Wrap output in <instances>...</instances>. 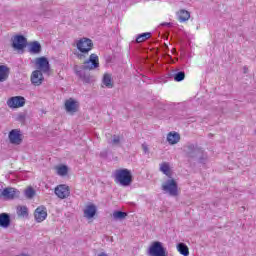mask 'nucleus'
Listing matches in <instances>:
<instances>
[{
    "label": "nucleus",
    "instance_id": "obj_11",
    "mask_svg": "<svg viewBox=\"0 0 256 256\" xmlns=\"http://www.w3.org/2000/svg\"><path fill=\"white\" fill-rule=\"evenodd\" d=\"M54 193L59 199H67L71 195V190L69 186L62 184L55 188Z\"/></svg>",
    "mask_w": 256,
    "mask_h": 256
},
{
    "label": "nucleus",
    "instance_id": "obj_31",
    "mask_svg": "<svg viewBox=\"0 0 256 256\" xmlns=\"http://www.w3.org/2000/svg\"><path fill=\"white\" fill-rule=\"evenodd\" d=\"M108 143L110 145H119V143H121V137L118 135H113L112 136V140L108 141Z\"/></svg>",
    "mask_w": 256,
    "mask_h": 256
},
{
    "label": "nucleus",
    "instance_id": "obj_3",
    "mask_svg": "<svg viewBox=\"0 0 256 256\" xmlns=\"http://www.w3.org/2000/svg\"><path fill=\"white\" fill-rule=\"evenodd\" d=\"M76 47L80 53H83L77 55L78 59H85V55L93 49V40L89 38H81L77 41Z\"/></svg>",
    "mask_w": 256,
    "mask_h": 256
},
{
    "label": "nucleus",
    "instance_id": "obj_26",
    "mask_svg": "<svg viewBox=\"0 0 256 256\" xmlns=\"http://www.w3.org/2000/svg\"><path fill=\"white\" fill-rule=\"evenodd\" d=\"M147 39H151V32L139 34L136 37V43H143L144 41H147Z\"/></svg>",
    "mask_w": 256,
    "mask_h": 256
},
{
    "label": "nucleus",
    "instance_id": "obj_28",
    "mask_svg": "<svg viewBox=\"0 0 256 256\" xmlns=\"http://www.w3.org/2000/svg\"><path fill=\"white\" fill-rule=\"evenodd\" d=\"M125 217H127V212L115 211V212L113 213V218H114V219L123 220V219H125Z\"/></svg>",
    "mask_w": 256,
    "mask_h": 256
},
{
    "label": "nucleus",
    "instance_id": "obj_38",
    "mask_svg": "<svg viewBox=\"0 0 256 256\" xmlns=\"http://www.w3.org/2000/svg\"><path fill=\"white\" fill-rule=\"evenodd\" d=\"M247 71H249V69L247 68V66H244V73H247Z\"/></svg>",
    "mask_w": 256,
    "mask_h": 256
},
{
    "label": "nucleus",
    "instance_id": "obj_37",
    "mask_svg": "<svg viewBox=\"0 0 256 256\" xmlns=\"http://www.w3.org/2000/svg\"><path fill=\"white\" fill-rule=\"evenodd\" d=\"M98 256H108V255H107V253L102 252V253H100Z\"/></svg>",
    "mask_w": 256,
    "mask_h": 256
},
{
    "label": "nucleus",
    "instance_id": "obj_17",
    "mask_svg": "<svg viewBox=\"0 0 256 256\" xmlns=\"http://www.w3.org/2000/svg\"><path fill=\"white\" fill-rule=\"evenodd\" d=\"M11 225V216L8 213L0 214V227L7 229Z\"/></svg>",
    "mask_w": 256,
    "mask_h": 256
},
{
    "label": "nucleus",
    "instance_id": "obj_29",
    "mask_svg": "<svg viewBox=\"0 0 256 256\" xmlns=\"http://www.w3.org/2000/svg\"><path fill=\"white\" fill-rule=\"evenodd\" d=\"M185 79V73L183 71L174 74V81L181 82Z\"/></svg>",
    "mask_w": 256,
    "mask_h": 256
},
{
    "label": "nucleus",
    "instance_id": "obj_34",
    "mask_svg": "<svg viewBox=\"0 0 256 256\" xmlns=\"http://www.w3.org/2000/svg\"><path fill=\"white\" fill-rule=\"evenodd\" d=\"M51 15H53V11H51V10H46L43 13L44 17H51Z\"/></svg>",
    "mask_w": 256,
    "mask_h": 256
},
{
    "label": "nucleus",
    "instance_id": "obj_15",
    "mask_svg": "<svg viewBox=\"0 0 256 256\" xmlns=\"http://www.w3.org/2000/svg\"><path fill=\"white\" fill-rule=\"evenodd\" d=\"M43 72L39 71V70H35L32 72L31 75V83L33 85H41V83H43Z\"/></svg>",
    "mask_w": 256,
    "mask_h": 256
},
{
    "label": "nucleus",
    "instance_id": "obj_18",
    "mask_svg": "<svg viewBox=\"0 0 256 256\" xmlns=\"http://www.w3.org/2000/svg\"><path fill=\"white\" fill-rule=\"evenodd\" d=\"M97 214V206L95 204H90L86 206V209L84 210V216L87 217V219H93L95 215Z\"/></svg>",
    "mask_w": 256,
    "mask_h": 256
},
{
    "label": "nucleus",
    "instance_id": "obj_23",
    "mask_svg": "<svg viewBox=\"0 0 256 256\" xmlns=\"http://www.w3.org/2000/svg\"><path fill=\"white\" fill-rule=\"evenodd\" d=\"M160 171L162 173H164V175H166V177H168L169 179H171V168L169 167V163L167 162H163L162 164H160Z\"/></svg>",
    "mask_w": 256,
    "mask_h": 256
},
{
    "label": "nucleus",
    "instance_id": "obj_5",
    "mask_svg": "<svg viewBox=\"0 0 256 256\" xmlns=\"http://www.w3.org/2000/svg\"><path fill=\"white\" fill-rule=\"evenodd\" d=\"M183 151L186 153L188 159H196L199 155H203V149L199 148L197 144L187 143L183 146Z\"/></svg>",
    "mask_w": 256,
    "mask_h": 256
},
{
    "label": "nucleus",
    "instance_id": "obj_36",
    "mask_svg": "<svg viewBox=\"0 0 256 256\" xmlns=\"http://www.w3.org/2000/svg\"><path fill=\"white\" fill-rule=\"evenodd\" d=\"M160 25H161V27H171L172 26L171 22H164Z\"/></svg>",
    "mask_w": 256,
    "mask_h": 256
},
{
    "label": "nucleus",
    "instance_id": "obj_8",
    "mask_svg": "<svg viewBox=\"0 0 256 256\" xmlns=\"http://www.w3.org/2000/svg\"><path fill=\"white\" fill-rule=\"evenodd\" d=\"M8 107L10 109H19V107L25 106V97L23 96H14L8 99L7 101Z\"/></svg>",
    "mask_w": 256,
    "mask_h": 256
},
{
    "label": "nucleus",
    "instance_id": "obj_10",
    "mask_svg": "<svg viewBox=\"0 0 256 256\" xmlns=\"http://www.w3.org/2000/svg\"><path fill=\"white\" fill-rule=\"evenodd\" d=\"M36 65L40 73H49V71H51L49 60L46 57L37 58Z\"/></svg>",
    "mask_w": 256,
    "mask_h": 256
},
{
    "label": "nucleus",
    "instance_id": "obj_22",
    "mask_svg": "<svg viewBox=\"0 0 256 256\" xmlns=\"http://www.w3.org/2000/svg\"><path fill=\"white\" fill-rule=\"evenodd\" d=\"M102 83L108 89H113V78L111 77V74H108V73L104 74Z\"/></svg>",
    "mask_w": 256,
    "mask_h": 256
},
{
    "label": "nucleus",
    "instance_id": "obj_21",
    "mask_svg": "<svg viewBox=\"0 0 256 256\" xmlns=\"http://www.w3.org/2000/svg\"><path fill=\"white\" fill-rule=\"evenodd\" d=\"M190 18H191V13H189V11L180 10L178 12V20L180 21V23H185V21H189Z\"/></svg>",
    "mask_w": 256,
    "mask_h": 256
},
{
    "label": "nucleus",
    "instance_id": "obj_32",
    "mask_svg": "<svg viewBox=\"0 0 256 256\" xmlns=\"http://www.w3.org/2000/svg\"><path fill=\"white\" fill-rule=\"evenodd\" d=\"M199 155H201L198 160L199 163H202V165H205V163H207V157L203 154H199Z\"/></svg>",
    "mask_w": 256,
    "mask_h": 256
},
{
    "label": "nucleus",
    "instance_id": "obj_19",
    "mask_svg": "<svg viewBox=\"0 0 256 256\" xmlns=\"http://www.w3.org/2000/svg\"><path fill=\"white\" fill-rule=\"evenodd\" d=\"M167 141L170 145H177L181 141V135L177 132H169L167 135Z\"/></svg>",
    "mask_w": 256,
    "mask_h": 256
},
{
    "label": "nucleus",
    "instance_id": "obj_2",
    "mask_svg": "<svg viewBox=\"0 0 256 256\" xmlns=\"http://www.w3.org/2000/svg\"><path fill=\"white\" fill-rule=\"evenodd\" d=\"M115 183L122 187H129L133 183V174L127 168L118 169L114 173Z\"/></svg>",
    "mask_w": 256,
    "mask_h": 256
},
{
    "label": "nucleus",
    "instance_id": "obj_7",
    "mask_svg": "<svg viewBox=\"0 0 256 256\" xmlns=\"http://www.w3.org/2000/svg\"><path fill=\"white\" fill-rule=\"evenodd\" d=\"M8 139L12 145H21L23 143V134H21V130L13 129L9 132Z\"/></svg>",
    "mask_w": 256,
    "mask_h": 256
},
{
    "label": "nucleus",
    "instance_id": "obj_25",
    "mask_svg": "<svg viewBox=\"0 0 256 256\" xmlns=\"http://www.w3.org/2000/svg\"><path fill=\"white\" fill-rule=\"evenodd\" d=\"M16 211L18 217H29V208L27 206H18Z\"/></svg>",
    "mask_w": 256,
    "mask_h": 256
},
{
    "label": "nucleus",
    "instance_id": "obj_16",
    "mask_svg": "<svg viewBox=\"0 0 256 256\" xmlns=\"http://www.w3.org/2000/svg\"><path fill=\"white\" fill-rule=\"evenodd\" d=\"M28 51L31 55H39L42 51L41 43L38 41L30 42L28 45Z\"/></svg>",
    "mask_w": 256,
    "mask_h": 256
},
{
    "label": "nucleus",
    "instance_id": "obj_35",
    "mask_svg": "<svg viewBox=\"0 0 256 256\" xmlns=\"http://www.w3.org/2000/svg\"><path fill=\"white\" fill-rule=\"evenodd\" d=\"M142 149L144 153H149V146L147 145V143L142 144Z\"/></svg>",
    "mask_w": 256,
    "mask_h": 256
},
{
    "label": "nucleus",
    "instance_id": "obj_24",
    "mask_svg": "<svg viewBox=\"0 0 256 256\" xmlns=\"http://www.w3.org/2000/svg\"><path fill=\"white\" fill-rule=\"evenodd\" d=\"M177 250L180 253V255L189 256V247H187L185 243L183 242L178 243Z\"/></svg>",
    "mask_w": 256,
    "mask_h": 256
},
{
    "label": "nucleus",
    "instance_id": "obj_4",
    "mask_svg": "<svg viewBox=\"0 0 256 256\" xmlns=\"http://www.w3.org/2000/svg\"><path fill=\"white\" fill-rule=\"evenodd\" d=\"M162 191L168 193L170 197H177L179 195V186L177 181L171 177L162 184Z\"/></svg>",
    "mask_w": 256,
    "mask_h": 256
},
{
    "label": "nucleus",
    "instance_id": "obj_6",
    "mask_svg": "<svg viewBox=\"0 0 256 256\" xmlns=\"http://www.w3.org/2000/svg\"><path fill=\"white\" fill-rule=\"evenodd\" d=\"M149 256H167V249L163 247V243L156 241L148 249Z\"/></svg>",
    "mask_w": 256,
    "mask_h": 256
},
{
    "label": "nucleus",
    "instance_id": "obj_33",
    "mask_svg": "<svg viewBox=\"0 0 256 256\" xmlns=\"http://www.w3.org/2000/svg\"><path fill=\"white\" fill-rule=\"evenodd\" d=\"M25 119H26V116L23 113L19 114L16 118V120H18L20 123H24Z\"/></svg>",
    "mask_w": 256,
    "mask_h": 256
},
{
    "label": "nucleus",
    "instance_id": "obj_9",
    "mask_svg": "<svg viewBox=\"0 0 256 256\" xmlns=\"http://www.w3.org/2000/svg\"><path fill=\"white\" fill-rule=\"evenodd\" d=\"M13 49H17V51H21L27 47V38L23 35H16L12 42Z\"/></svg>",
    "mask_w": 256,
    "mask_h": 256
},
{
    "label": "nucleus",
    "instance_id": "obj_20",
    "mask_svg": "<svg viewBox=\"0 0 256 256\" xmlns=\"http://www.w3.org/2000/svg\"><path fill=\"white\" fill-rule=\"evenodd\" d=\"M9 73V67L5 65H0V83H3L6 79H9Z\"/></svg>",
    "mask_w": 256,
    "mask_h": 256
},
{
    "label": "nucleus",
    "instance_id": "obj_12",
    "mask_svg": "<svg viewBox=\"0 0 256 256\" xmlns=\"http://www.w3.org/2000/svg\"><path fill=\"white\" fill-rule=\"evenodd\" d=\"M0 195L1 197H4V199L12 200L16 197H19V195H21V192H19V190H17L16 188L7 187L1 191Z\"/></svg>",
    "mask_w": 256,
    "mask_h": 256
},
{
    "label": "nucleus",
    "instance_id": "obj_14",
    "mask_svg": "<svg viewBox=\"0 0 256 256\" xmlns=\"http://www.w3.org/2000/svg\"><path fill=\"white\" fill-rule=\"evenodd\" d=\"M79 109V104L77 101L73 100V98H70L65 101V110L67 113H77Z\"/></svg>",
    "mask_w": 256,
    "mask_h": 256
},
{
    "label": "nucleus",
    "instance_id": "obj_13",
    "mask_svg": "<svg viewBox=\"0 0 256 256\" xmlns=\"http://www.w3.org/2000/svg\"><path fill=\"white\" fill-rule=\"evenodd\" d=\"M34 219L36 223H43L47 219V208L45 206H39L34 211Z\"/></svg>",
    "mask_w": 256,
    "mask_h": 256
},
{
    "label": "nucleus",
    "instance_id": "obj_30",
    "mask_svg": "<svg viewBox=\"0 0 256 256\" xmlns=\"http://www.w3.org/2000/svg\"><path fill=\"white\" fill-rule=\"evenodd\" d=\"M69 172V168L66 165L58 167V175L65 176Z\"/></svg>",
    "mask_w": 256,
    "mask_h": 256
},
{
    "label": "nucleus",
    "instance_id": "obj_1",
    "mask_svg": "<svg viewBox=\"0 0 256 256\" xmlns=\"http://www.w3.org/2000/svg\"><path fill=\"white\" fill-rule=\"evenodd\" d=\"M97 67H99V56H97V54H91L89 59L84 61L82 66H75L74 70L77 77H79L83 83L89 84L93 83L94 80L89 71H93L97 69Z\"/></svg>",
    "mask_w": 256,
    "mask_h": 256
},
{
    "label": "nucleus",
    "instance_id": "obj_27",
    "mask_svg": "<svg viewBox=\"0 0 256 256\" xmlns=\"http://www.w3.org/2000/svg\"><path fill=\"white\" fill-rule=\"evenodd\" d=\"M24 195L27 199H33V197H35L36 195V192H35V189L33 187H28L25 192H24Z\"/></svg>",
    "mask_w": 256,
    "mask_h": 256
}]
</instances>
